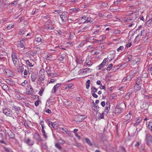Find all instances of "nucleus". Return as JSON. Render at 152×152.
<instances>
[{
  "instance_id": "obj_52",
  "label": "nucleus",
  "mask_w": 152,
  "mask_h": 152,
  "mask_svg": "<svg viewBox=\"0 0 152 152\" xmlns=\"http://www.w3.org/2000/svg\"><path fill=\"white\" fill-rule=\"evenodd\" d=\"M101 42H102V40H98L95 39V40L94 41V43H99Z\"/></svg>"
},
{
  "instance_id": "obj_57",
  "label": "nucleus",
  "mask_w": 152,
  "mask_h": 152,
  "mask_svg": "<svg viewBox=\"0 0 152 152\" xmlns=\"http://www.w3.org/2000/svg\"><path fill=\"white\" fill-rule=\"evenodd\" d=\"M86 68L87 69H88L86 70V73H88V72H91V69H89V68Z\"/></svg>"
},
{
  "instance_id": "obj_4",
  "label": "nucleus",
  "mask_w": 152,
  "mask_h": 152,
  "mask_svg": "<svg viewBox=\"0 0 152 152\" xmlns=\"http://www.w3.org/2000/svg\"><path fill=\"white\" fill-rule=\"evenodd\" d=\"M145 142L148 145H150L152 143V137L149 135H147L146 136Z\"/></svg>"
},
{
  "instance_id": "obj_17",
  "label": "nucleus",
  "mask_w": 152,
  "mask_h": 152,
  "mask_svg": "<svg viewBox=\"0 0 152 152\" xmlns=\"http://www.w3.org/2000/svg\"><path fill=\"white\" fill-rule=\"evenodd\" d=\"M26 63L27 65L29 66L30 67H33L34 65V63L31 62L28 60L26 61Z\"/></svg>"
},
{
  "instance_id": "obj_3",
  "label": "nucleus",
  "mask_w": 152,
  "mask_h": 152,
  "mask_svg": "<svg viewBox=\"0 0 152 152\" xmlns=\"http://www.w3.org/2000/svg\"><path fill=\"white\" fill-rule=\"evenodd\" d=\"M132 113L129 112V113L127 114L125 117V120L126 121H124V123L126 124L127 123L130 122L131 120L132 119Z\"/></svg>"
},
{
  "instance_id": "obj_62",
  "label": "nucleus",
  "mask_w": 152,
  "mask_h": 152,
  "mask_svg": "<svg viewBox=\"0 0 152 152\" xmlns=\"http://www.w3.org/2000/svg\"><path fill=\"white\" fill-rule=\"evenodd\" d=\"M100 89H103L105 90V88L104 86L102 85L100 87Z\"/></svg>"
},
{
  "instance_id": "obj_35",
  "label": "nucleus",
  "mask_w": 152,
  "mask_h": 152,
  "mask_svg": "<svg viewBox=\"0 0 152 152\" xmlns=\"http://www.w3.org/2000/svg\"><path fill=\"white\" fill-rule=\"evenodd\" d=\"M27 81L25 80L24 82L21 83V85L23 86H26L27 85Z\"/></svg>"
},
{
  "instance_id": "obj_6",
  "label": "nucleus",
  "mask_w": 152,
  "mask_h": 152,
  "mask_svg": "<svg viewBox=\"0 0 152 152\" xmlns=\"http://www.w3.org/2000/svg\"><path fill=\"white\" fill-rule=\"evenodd\" d=\"M4 74L7 76H12L13 75L12 72L10 70L7 69H5Z\"/></svg>"
},
{
  "instance_id": "obj_49",
  "label": "nucleus",
  "mask_w": 152,
  "mask_h": 152,
  "mask_svg": "<svg viewBox=\"0 0 152 152\" xmlns=\"http://www.w3.org/2000/svg\"><path fill=\"white\" fill-rule=\"evenodd\" d=\"M51 126L50 125V124L49 125V126L51 128H54V126L56 125V124L54 123H52L51 122Z\"/></svg>"
},
{
  "instance_id": "obj_45",
  "label": "nucleus",
  "mask_w": 152,
  "mask_h": 152,
  "mask_svg": "<svg viewBox=\"0 0 152 152\" xmlns=\"http://www.w3.org/2000/svg\"><path fill=\"white\" fill-rule=\"evenodd\" d=\"M148 70L150 71V72L151 74L152 75V66L150 65L148 68Z\"/></svg>"
},
{
  "instance_id": "obj_32",
  "label": "nucleus",
  "mask_w": 152,
  "mask_h": 152,
  "mask_svg": "<svg viewBox=\"0 0 152 152\" xmlns=\"http://www.w3.org/2000/svg\"><path fill=\"white\" fill-rule=\"evenodd\" d=\"M104 66V65H103V64H102L101 63L99 65L97 66L96 67V69L98 70H100L102 67H103Z\"/></svg>"
},
{
  "instance_id": "obj_58",
  "label": "nucleus",
  "mask_w": 152,
  "mask_h": 152,
  "mask_svg": "<svg viewBox=\"0 0 152 152\" xmlns=\"http://www.w3.org/2000/svg\"><path fill=\"white\" fill-rule=\"evenodd\" d=\"M28 72V71L26 69H25L24 70V74L25 75H27Z\"/></svg>"
},
{
  "instance_id": "obj_41",
  "label": "nucleus",
  "mask_w": 152,
  "mask_h": 152,
  "mask_svg": "<svg viewBox=\"0 0 152 152\" xmlns=\"http://www.w3.org/2000/svg\"><path fill=\"white\" fill-rule=\"evenodd\" d=\"M148 128L151 130H152V122H150L148 125Z\"/></svg>"
},
{
  "instance_id": "obj_30",
  "label": "nucleus",
  "mask_w": 152,
  "mask_h": 152,
  "mask_svg": "<svg viewBox=\"0 0 152 152\" xmlns=\"http://www.w3.org/2000/svg\"><path fill=\"white\" fill-rule=\"evenodd\" d=\"M55 146L57 148H58L59 150H61L62 148L61 145L58 143H55Z\"/></svg>"
},
{
  "instance_id": "obj_15",
  "label": "nucleus",
  "mask_w": 152,
  "mask_h": 152,
  "mask_svg": "<svg viewBox=\"0 0 152 152\" xmlns=\"http://www.w3.org/2000/svg\"><path fill=\"white\" fill-rule=\"evenodd\" d=\"M36 75L34 73H32L31 74V79L32 82L35 81L36 79Z\"/></svg>"
},
{
  "instance_id": "obj_2",
  "label": "nucleus",
  "mask_w": 152,
  "mask_h": 152,
  "mask_svg": "<svg viewBox=\"0 0 152 152\" xmlns=\"http://www.w3.org/2000/svg\"><path fill=\"white\" fill-rule=\"evenodd\" d=\"M67 13L66 12H63L60 15V18L61 20L62 23H65L68 19Z\"/></svg>"
},
{
  "instance_id": "obj_53",
  "label": "nucleus",
  "mask_w": 152,
  "mask_h": 152,
  "mask_svg": "<svg viewBox=\"0 0 152 152\" xmlns=\"http://www.w3.org/2000/svg\"><path fill=\"white\" fill-rule=\"evenodd\" d=\"M50 68L49 67L47 66L46 67V69L47 70H46V72L48 74V73H50Z\"/></svg>"
},
{
  "instance_id": "obj_37",
  "label": "nucleus",
  "mask_w": 152,
  "mask_h": 152,
  "mask_svg": "<svg viewBox=\"0 0 152 152\" xmlns=\"http://www.w3.org/2000/svg\"><path fill=\"white\" fill-rule=\"evenodd\" d=\"M97 48V49H98L99 50H102V49H103L104 48V45H102V46H99L98 47H96Z\"/></svg>"
},
{
  "instance_id": "obj_5",
  "label": "nucleus",
  "mask_w": 152,
  "mask_h": 152,
  "mask_svg": "<svg viewBox=\"0 0 152 152\" xmlns=\"http://www.w3.org/2000/svg\"><path fill=\"white\" fill-rule=\"evenodd\" d=\"M3 113L6 115L9 116H11L12 114V111H10L7 108L3 109Z\"/></svg>"
},
{
  "instance_id": "obj_36",
  "label": "nucleus",
  "mask_w": 152,
  "mask_h": 152,
  "mask_svg": "<svg viewBox=\"0 0 152 152\" xmlns=\"http://www.w3.org/2000/svg\"><path fill=\"white\" fill-rule=\"evenodd\" d=\"M74 85V84L72 83L69 84L65 88H70L71 87H72Z\"/></svg>"
},
{
  "instance_id": "obj_42",
  "label": "nucleus",
  "mask_w": 152,
  "mask_h": 152,
  "mask_svg": "<svg viewBox=\"0 0 152 152\" xmlns=\"http://www.w3.org/2000/svg\"><path fill=\"white\" fill-rule=\"evenodd\" d=\"M58 143L60 144H63L65 143V141L62 139H60L58 140Z\"/></svg>"
},
{
  "instance_id": "obj_18",
  "label": "nucleus",
  "mask_w": 152,
  "mask_h": 152,
  "mask_svg": "<svg viewBox=\"0 0 152 152\" xmlns=\"http://www.w3.org/2000/svg\"><path fill=\"white\" fill-rule=\"evenodd\" d=\"M24 41L23 40H21L20 42L18 44V46L19 47H20L21 48H25V46L23 44V42Z\"/></svg>"
},
{
  "instance_id": "obj_64",
  "label": "nucleus",
  "mask_w": 152,
  "mask_h": 152,
  "mask_svg": "<svg viewBox=\"0 0 152 152\" xmlns=\"http://www.w3.org/2000/svg\"><path fill=\"white\" fill-rule=\"evenodd\" d=\"M11 4V5H15L17 4V2L16 1H14L12 2Z\"/></svg>"
},
{
  "instance_id": "obj_26",
  "label": "nucleus",
  "mask_w": 152,
  "mask_h": 152,
  "mask_svg": "<svg viewBox=\"0 0 152 152\" xmlns=\"http://www.w3.org/2000/svg\"><path fill=\"white\" fill-rule=\"evenodd\" d=\"M110 109V105H107L106 107H105V109L104 112H105L106 113H108Z\"/></svg>"
},
{
  "instance_id": "obj_20",
  "label": "nucleus",
  "mask_w": 152,
  "mask_h": 152,
  "mask_svg": "<svg viewBox=\"0 0 152 152\" xmlns=\"http://www.w3.org/2000/svg\"><path fill=\"white\" fill-rule=\"evenodd\" d=\"M45 75L44 74L41 75L39 77V81H41V83H43L44 80Z\"/></svg>"
},
{
  "instance_id": "obj_60",
  "label": "nucleus",
  "mask_w": 152,
  "mask_h": 152,
  "mask_svg": "<svg viewBox=\"0 0 152 152\" xmlns=\"http://www.w3.org/2000/svg\"><path fill=\"white\" fill-rule=\"evenodd\" d=\"M99 117L100 118H103L104 117L103 113L100 114V115L99 116Z\"/></svg>"
},
{
  "instance_id": "obj_29",
  "label": "nucleus",
  "mask_w": 152,
  "mask_h": 152,
  "mask_svg": "<svg viewBox=\"0 0 152 152\" xmlns=\"http://www.w3.org/2000/svg\"><path fill=\"white\" fill-rule=\"evenodd\" d=\"M14 27V24H11L7 26V28L8 30H10L11 29V28H13Z\"/></svg>"
},
{
  "instance_id": "obj_7",
  "label": "nucleus",
  "mask_w": 152,
  "mask_h": 152,
  "mask_svg": "<svg viewBox=\"0 0 152 152\" xmlns=\"http://www.w3.org/2000/svg\"><path fill=\"white\" fill-rule=\"evenodd\" d=\"M83 18H84L85 21H86V23L92 22L93 21L94 19L90 17H87L86 16H83Z\"/></svg>"
},
{
  "instance_id": "obj_31",
  "label": "nucleus",
  "mask_w": 152,
  "mask_h": 152,
  "mask_svg": "<svg viewBox=\"0 0 152 152\" xmlns=\"http://www.w3.org/2000/svg\"><path fill=\"white\" fill-rule=\"evenodd\" d=\"M72 102L70 101H67L64 102V104L65 105H70L72 104Z\"/></svg>"
},
{
  "instance_id": "obj_59",
  "label": "nucleus",
  "mask_w": 152,
  "mask_h": 152,
  "mask_svg": "<svg viewBox=\"0 0 152 152\" xmlns=\"http://www.w3.org/2000/svg\"><path fill=\"white\" fill-rule=\"evenodd\" d=\"M140 143H141L140 142H137L136 143V144H135V145H134V146L136 147H138L139 145L140 144Z\"/></svg>"
},
{
  "instance_id": "obj_51",
  "label": "nucleus",
  "mask_w": 152,
  "mask_h": 152,
  "mask_svg": "<svg viewBox=\"0 0 152 152\" xmlns=\"http://www.w3.org/2000/svg\"><path fill=\"white\" fill-rule=\"evenodd\" d=\"M56 81V80L53 79H51L50 80V81L49 82H48L49 83H53L54 82H55V81Z\"/></svg>"
},
{
  "instance_id": "obj_21",
  "label": "nucleus",
  "mask_w": 152,
  "mask_h": 152,
  "mask_svg": "<svg viewBox=\"0 0 152 152\" xmlns=\"http://www.w3.org/2000/svg\"><path fill=\"white\" fill-rule=\"evenodd\" d=\"M134 73H131L129 75H127V77L128 78V80H130L134 76Z\"/></svg>"
},
{
  "instance_id": "obj_13",
  "label": "nucleus",
  "mask_w": 152,
  "mask_h": 152,
  "mask_svg": "<svg viewBox=\"0 0 152 152\" xmlns=\"http://www.w3.org/2000/svg\"><path fill=\"white\" fill-rule=\"evenodd\" d=\"M123 111V109L118 107H116L115 110V113H117L118 114H120Z\"/></svg>"
},
{
  "instance_id": "obj_10",
  "label": "nucleus",
  "mask_w": 152,
  "mask_h": 152,
  "mask_svg": "<svg viewBox=\"0 0 152 152\" xmlns=\"http://www.w3.org/2000/svg\"><path fill=\"white\" fill-rule=\"evenodd\" d=\"M141 83H139V84L136 83L134 86V89L135 91H138L139 90L141 87Z\"/></svg>"
},
{
  "instance_id": "obj_12",
  "label": "nucleus",
  "mask_w": 152,
  "mask_h": 152,
  "mask_svg": "<svg viewBox=\"0 0 152 152\" xmlns=\"http://www.w3.org/2000/svg\"><path fill=\"white\" fill-rule=\"evenodd\" d=\"M3 84L2 86L1 84H0V86H1L3 90L7 92V91L9 90V88L7 85L6 84Z\"/></svg>"
},
{
  "instance_id": "obj_25",
  "label": "nucleus",
  "mask_w": 152,
  "mask_h": 152,
  "mask_svg": "<svg viewBox=\"0 0 152 152\" xmlns=\"http://www.w3.org/2000/svg\"><path fill=\"white\" fill-rule=\"evenodd\" d=\"M124 47L123 46H120L117 49V51L118 52H121L124 50Z\"/></svg>"
},
{
  "instance_id": "obj_28",
  "label": "nucleus",
  "mask_w": 152,
  "mask_h": 152,
  "mask_svg": "<svg viewBox=\"0 0 152 152\" xmlns=\"http://www.w3.org/2000/svg\"><path fill=\"white\" fill-rule=\"evenodd\" d=\"M86 143H87L90 146H91L92 145V143L89 139L86 138Z\"/></svg>"
},
{
  "instance_id": "obj_50",
  "label": "nucleus",
  "mask_w": 152,
  "mask_h": 152,
  "mask_svg": "<svg viewBox=\"0 0 152 152\" xmlns=\"http://www.w3.org/2000/svg\"><path fill=\"white\" fill-rule=\"evenodd\" d=\"M86 20H85L84 18H83V16L80 19V20L81 21V23H86V21H85Z\"/></svg>"
},
{
  "instance_id": "obj_27",
  "label": "nucleus",
  "mask_w": 152,
  "mask_h": 152,
  "mask_svg": "<svg viewBox=\"0 0 152 152\" xmlns=\"http://www.w3.org/2000/svg\"><path fill=\"white\" fill-rule=\"evenodd\" d=\"M106 36L104 35H101L99 36V39H100V40H102V41L106 39Z\"/></svg>"
},
{
  "instance_id": "obj_44",
  "label": "nucleus",
  "mask_w": 152,
  "mask_h": 152,
  "mask_svg": "<svg viewBox=\"0 0 152 152\" xmlns=\"http://www.w3.org/2000/svg\"><path fill=\"white\" fill-rule=\"evenodd\" d=\"M141 80V78L140 77H138L137 79L136 82V83L139 84L140 83V81Z\"/></svg>"
},
{
  "instance_id": "obj_61",
  "label": "nucleus",
  "mask_w": 152,
  "mask_h": 152,
  "mask_svg": "<svg viewBox=\"0 0 152 152\" xmlns=\"http://www.w3.org/2000/svg\"><path fill=\"white\" fill-rule=\"evenodd\" d=\"M35 105L36 106H38L39 105V101L37 100L35 103Z\"/></svg>"
},
{
  "instance_id": "obj_16",
  "label": "nucleus",
  "mask_w": 152,
  "mask_h": 152,
  "mask_svg": "<svg viewBox=\"0 0 152 152\" xmlns=\"http://www.w3.org/2000/svg\"><path fill=\"white\" fill-rule=\"evenodd\" d=\"M5 81L7 84L11 86H12L13 85L14 81L11 79H6Z\"/></svg>"
},
{
  "instance_id": "obj_40",
  "label": "nucleus",
  "mask_w": 152,
  "mask_h": 152,
  "mask_svg": "<svg viewBox=\"0 0 152 152\" xmlns=\"http://www.w3.org/2000/svg\"><path fill=\"white\" fill-rule=\"evenodd\" d=\"M140 59L138 58H135L134 60V62L135 64H138V62H140Z\"/></svg>"
},
{
  "instance_id": "obj_55",
  "label": "nucleus",
  "mask_w": 152,
  "mask_h": 152,
  "mask_svg": "<svg viewBox=\"0 0 152 152\" xmlns=\"http://www.w3.org/2000/svg\"><path fill=\"white\" fill-rule=\"evenodd\" d=\"M24 34V31L23 30L21 29L20 31L19 34L21 35L23 34Z\"/></svg>"
},
{
  "instance_id": "obj_54",
  "label": "nucleus",
  "mask_w": 152,
  "mask_h": 152,
  "mask_svg": "<svg viewBox=\"0 0 152 152\" xmlns=\"http://www.w3.org/2000/svg\"><path fill=\"white\" fill-rule=\"evenodd\" d=\"M132 45V44L131 43H129L126 45V46L127 48H129Z\"/></svg>"
},
{
  "instance_id": "obj_19",
  "label": "nucleus",
  "mask_w": 152,
  "mask_h": 152,
  "mask_svg": "<svg viewBox=\"0 0 152 152\" xmlns=\"http://www.w3.org/2000/svg\"><path fill=\"white\" fill-rule=\"evenodd\" d=\"M93 108L95 111H98V109L99 108V106L97 105H96L95 104L94 101L93 102Z\"/></svg>"
},
{
  "instance_id": "obj_24",
  "label": "nucleus",
  "mask_w": 152,
  "mask_h": 152,
  "mask_svg": "<svg viewBox=\"0 0 152 152\" xmlns=\"http://www.w3.org/2000/svg\"><path fill=\"white\" fill-rule=\"evenodd\" d=\"M91 83L90 80H89L86 83V88L87 89H88L89 88Z\"/></svg>"
},
{
  "instance_id": "obj_48",
  "label": "nucleus",
  "mask_w": 152,
  "mask_h": 152,
  "mask_svg": "<svg viewBox=\"0 0 152 152\" xmlns=\"http://www.w3.org/2000/svg\"><path fill=\"white\" fill-rule=\"evenodd\" d=\"M45 29H47V30L48 29L52 30V29H53L54 28V27H52V26H50V27L45 26Z\"/></svg>"
},
{
  "instance_id": "obj_11",
  "label": "nucleus",
  "mask_w": 152,
  "mask_h": 152,
  "mask_svg": "<svg viewBox=\"0 0 152 152\" xmlns=\"http://www.w3.org/2000/svg\"><path fill=\"white\" fill-rule=\"evenodd\" d=\"M84 116L83 115H80L76 118V121L77 122L82 121L84 119Z\"/></svg>"
},
{
  "instance_id": "obj_1",
  "label": "nucleus",
  "mask_w": 152,
  "mask_h": 152,
  "mask_svg": "<svg viewBox=\"0 0 152 152\" xmlns=\"http://www.w3.org/2000/svg\"><path fill=\"white\" fill-rule=\"evenodd\" d=\"M12 61L15 66H18L19 61L17 56V54L14 52H12L11 55Z\"/></svg>"
},
{
  "instance_id": "obj_56",
  "label": "nucleus",
  "mask_w": 152,
  "mask_h": 152,
  "mask_svg": "<svg viewBox=\"0 0 152 152\" xmlns=\"http://www.w3.org/2000/svg\"><path fill=\"white\" fill-rule=\"evenodd\" d=\"M92 96L95 98H97L98 97V95L95 94V93H93L92 94Z\"/></svg>"
},
{
  "instance_id": "obj_38",
  "label": "nucleus",
  "mask_w": 152,
  "mask_h": 152,
  "mask_svg": "<svg viewBox=\"0 0 152 152\" xmlns=\"http://www.w3.org/2000/svg\"><path fill=\"white\" fill-rule=\"evenodd\" d=\"M42 132L43 134L44 137L45 139H47V136L46 134L45 133V131L44 129H42Z\"/></svg>"
},
{
  "instance_id": "obj_46",
  "label": "nucleus",
  "mask_w": 152,
  "mask_h": 152,
  "mask_svg": "<svg viewBox=\"0 0 152 152\" xmlns=\"http://www.w3.org/2000/svg\"><path fill=\"white\" fill-rule=\"evenodd\" d=\"M107 61L108 60L107 59V58H105L104 59V60L103 61V62L101 63V64H103V65L104 66L106 63Z\"/></svg>"
},
{
  "instance_id": "obj_33",
  "label": "nucleus",
  "mask_w": 152,
  "mask_h": 152,
  "mask_svg": "<svg viewBox=\"0 0 152 152\" xmlns=\"http://www.w3.org/2000/svg\"><path fill=\"white\" fill-rule=\"evenodd\" d=\"M24 67H26V66L23 64L20 67L19 70H20L21 72H23L24 70Z\"/></svg>"
},
{
  "instance_id": "obj_23",
  "label": "nucleus",
  "mask_w": 152,
  "mask_h": 152,
  "mask_svg": "<svg viewBox=\"0 0 152 152\" xmlns=\"http://www.w3.org/2000/svg\"><path fill=\"white\" fill-rule=\"evenodd\" d=\"M33 89L31 87V86L29 90L27 92V94H32L33 93Z\"/></svg>"
},
{
  "instance_id": "obj_43",
  "label": "nucleus",
  "mask_w": 152,
  "mask_h": 152,
  "mask_svg": "<svg viewBox=\"0 0 152 152\" xmlns=\"http://www.w3.org/2000/svg\"><path fill=\"white\" fill-rule=\"evenodd\" d=\"M136 23L135 22H133L132 23L130 24L128 26L129 27H131V26H133L134 27H135L136 25Z\"/></svg>"
},
{
  "instance_id": "obj_9",
  "label": "nucleus",
  "mask_w": 152,
  "mask_h": 152,
  "mask_svg": "<svg viewBox=\"0 0 152 152\" xmlns=\"http://www.w3.org/2000/svg\"><path fill=\"white\" fill-rule=\"evenodd\" d=\"M91 59L90 57H87L85 62V64L88 65V66H91L92 65V64H91Z\"/></svg>"
},
{
  "instance_id": "obj_8",
  "label": "nucleus",
  "mask_w": 152,
  "mask_h": 152,
  "mask_svg": "<svg viewBox=\"0 0 152 152\" xmlns=\"http://www.w3.org/2000/svg\"><path fill=\"white\" fill-rule=\"evenodd\" d=\"M25 142L29 146H32L34 143V142L31 141L30 139L28 138L25 141Z\"/></svg>"
},
{
  "instance_id": "obj_47",
  "label": "nucleus",
  "mask_w": 152,
  "mask_h": 152,
  "mask_svg": "<svg viewBox=\"0 0 152 152\" xmlns=\"http://www.w3.org/2000/svg\"><path fill=\"white\" fill-rule=\"evenodd\" d=\"M113 66V64H111L107 66V70H110V69Z\"/></svg>"
},
{
  "instance_id": "obj_39",
  "label": "nucleus",
  "mask_w": 152,
  "mask_h": 152,
  "mask_svg": "<svg viewBox=\"0 0 152 152\" xmlns=\"http://www.w3.org/2000/svg\"><path fill=\"white\" fill-rule=\"evenodd\" d=\"M12 109L18 111L20 110V107H18L16 106H15L12 107Z\"/></svg>"
},
{
  "instance_id": "obj_34",
  "label": "nucleus",
  "mask_w": 152,
  "mask_h": 152,
  "mask_svg": "<svg viewBox=\"0 0 152 152\" xmlns=\"http://www.w3.org/2000/svg\"><path fill=\"white\" fill-rule=\"evenodd\" d=\"M91 91L92 92L94 93L97 91V89L94 87H92L91 88Z\"/></svg>"
},
{
  "instance_id": "obj_22",
  "label": "nucleus",
  "mask_w": 152,
  "mask_h": 152,
  "mask_svg": "<svg viewBox=\"0 0 152 152\" xmlns=\"http://www.w3.org/2000/svg\"><path fill=\"white\" fill-rule=\"evenodd\" d=\"M48 76L53 77H56L57 76V74L56 73H48Z\"/></svg>"
},
{
  "instance_id": "obj_63",
  "label": "nucleus",
  "mask_w": 152,
  "mask_h": 152,
  "mask_svg": "<svg viewBox=\"0 0 152 152\" xmlns=\"http://www.w3.org/2000/svg\"><path fill=\"white\" fill-rule=\"evenodd\" d=\"M105 102L104 101H102L101 103V104L102 107H104L105 105Z\"/></svg>"
},
{
  "instance_id": "obj_14",
  "label": "nucleus",
  "mask_w": 152,
  "mask_h": 152,
  "mask_svg": "<svg viewBox=\"0 0 152 152\" xmlns=\"http://www.w3.org/2000/svg\"><path fill=\"white\" fill-rule=\"evenodd\" d=\"M60 85V84L57 83L56 85L54 86L52 89L51 92L52 93H54L56 91L59 87Z\"/></svg>"
}]
</instances>
